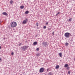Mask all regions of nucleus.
<instances>
[{
  "label": "nucleus",
  "instance_id": "28",
  "mask_svg": "<svg viewBox=\"0 0 75 75\" xmlns=\"http://www.w3.org/2000/svg\"><path fill=\"white\" fill-rule=\"evenodd\" d=\"M49 69H47V71H48V70H49Z\"/></svg>",
  "mask_w": 75,
  "mask_h": 75
},
{
  "label": "nucleus",
  "instance_id": "11",
  "mask_svg": "<svg viewBox=\"0 0 75 75\" xmlns=\"http://www.w3.org/2000/svg\"><path fill=\"white\" fill-rule=\"evenodd\" d=\"M37 42H33V45H37Z\"/></svg>",
  "mask_w": 75,
  "mask_h": 75
},
{
  "label": "nucleus",
  "instance_id": "31",
  "mask_svg": "<svg viewBox=\"0 0 75 75\" xmlns=\"http://www.w3.org/2000/svg\"><path fill=\"white\" fill-rule=\"evenodd\" d=\"M74 61H75V58H74Z\"/></svg>",
  "mask_w": 75,
  "mask_h": 75
},
{
  "label": "nucleus",
  "instance_id": "9",
  "mask_svg": "<svg viewBox=\"0 0 75 75\" xmlns=\"http://www.w3.org/2000/svg\"><path fill=\"white\" fill-rule=\"evenodd\" d=\"M24 6H21L20 7V8H21V9H23V8H24Z\"/></svg>",
  "mask_w": 75,
  "mask_h": 75
},
{
  "label": "nucleus",
  "instance_id": "19",
  "mask_svg": "<svg viewBox=\"0 0 75 75\" xmlns=\"http://www.w3.org/2000/svg\"><path fill=\"white\" fill-rule=\"evenodd\" d=\"M71 20H72L71 18H70L69 19V21H71Z\"/></svg>",
  "mask_w": 75,
  "mask_h": 75
},
{
  "label": "nucleus",
  "instance_id": "34",
  "mask_svg": "<svg viewBox=\"0 0 75 75\" xmlns=\"http://www.w3.org/2000/svg\"><path fill=\"white\" fill-rule=\"evenodd\" d=\"M21 75H22L21 74Z\"/></svg>",
  "mask_w": 75,
  "mask_h": 75
},
{
  "label": "nucleus",
  "instance_id": "24",
  "mask_svg": "<svg viewBox=\"0 0 75 75\" xmlns=\"http://www.w3.org/2000/svg\"><path fill=\"white\" fill-rule=\"evenodd\" d=\"M21 45V43H20L19 44V45H18L19 46H20V45Z\"/></svg>",
  "mask_w": 75,
  "mask_h": 75
},
{
  "label": "nucleus",
  "instance_id": "7",
  "mask_svg": "<svg viewBox=\"0 0 75 75\" xmlns=\"http://www.w3.org/2000/svg\"><path fill=\"white\" fill-rule=\"evenodd\" d=\"M2 14H3V15H4L5 16H7L8 15V14L6 13V12H3L2 13Z\"/></svg>",
  "mask_w": 75,
  "mask_h": 75
},
{
  "label": "nucleus",
  "instance_id": "20",
  "mask_svg": "<svg viewBox=\"0 0 75 75\" xmlns=\"http://www.w3.org/2000/svg\"><path fill=\"white\" fill-rule=\"evenodd\" d=\"M70 73H71V71H69L68 72V74L69 75V74H70Z\"/></svg>",
  "mask_w": 75,
  "mask_h": 75
},
{
  "label": "nucleus",
  "instance_id": "33",
  "mask_svg": "<svg viewBox=\"0 0 75 75\" xmlns=\"http://www.w3.org/2000/svg\"><path fill=\"white\" fill-rule=\"evenodd\" d=\"M58 15V14H56V16H57Z\"/></svg>",
  "mask_w": 75,
  "mask_h": 75
},
{
  "label": "nucleus",
  "instance_id": "5",
  "mask_svg": "<svg viewBox=\"0 0 75 75\" xmlns=\"http://www.w3.org/2000/svg\"><path fill=\"white\" fill-rule=\"evenodd\" d=\"M45 69L44 68H41L40 70V72L42 73L44 72V71Z\"/></svg>",
  "mask_w": 75,
  "mask_h": 75
},
{
  "label": "nucleus",
  "instance_id": "32",
  "mask_svg": "<svg viewBox=\"0 0 75 75\" xmlns=\"http://www.w3.org/2000/svg\"><path fill=\"white\" fill-rule=\"evenodd\" d=\"M0 49H1V47L0 46Z\"/></svg>",
  "mask_w": 75,
  "mask_h": 75
},
{
  "label": "nucleus",
  "instance_id": "14",
  "mask_svg": "<svg viewBox=\"0 0 75 75\" xmlns=\"http://www.w3.org/2000/svg\"><path fill=\"white\" fill-rule=\"evenodd\" d=\"M68 45H69V44L67 42H66L65 44V45H66V46H68Z\"/></svg>",
  "mask_w": 75,
  "mask_h": 75
},
{
  "label": "nucleus",
  "instance_id": "30",
  "mask_svg": "<svg viewBox=\"0 0 75 75\" xmlns=\"http://www.w3.org/2000/svg\"><path fill=\"white\" fill-rule=\"evenodd\" d=\"M59 14V12L57 13V14Z\"/></svg>",
  "mask_w": 75,
  "mask_h": 75
},
{
  "label": "nucleus",
  "instance_id": "27",
  "mask_svg": "<svg viewBox=\"0 0 75 75\" xmlns=\"http://www.w3.org/2000/svg\"><path fill=\"white\" fill-rule=\"evenodd\" d=\"M0 62H1V58L0 57Z\"/></svg>",
  "mask_w": 75,
  "mask_h": 75
},
{
  "label": "nucleus",
  "instance_id": "22",
  "mask_svg": "<svg viewBox=\"0 0 75 75\" xmlns=\"http://www.w3.org/2000/svg\"><path fill=\"white\" fill-rule=\"evenodd\" d=\"M14 55V52H12L11 53V55Z\"/></svg>",
  "mask_w": 75,
  "mask_h": 75
},
{
  "label": "nucleus",
  "instance_id": "13",
  "mask_svg": "<svg viewBox=\"0 0 75 75\" xmlns=\"http://www.w3.org/2000/svg\"><path fill=\"white\" fill-rule=\"evenodd\" d=\"M48 75H52V73L50 72L48 73Z\"/></svg>",
  "mask_w": 75,
  "mask_h": 75
},
{
  "label": "nucleus",
  "instance_id": "6",
  "mask_svg": "<svg viewBox=\"0 0 75 75\" xmlns=\"http://www.w3.org/2000/svg\"><path fill=\"white\" fill-rule=\"evenodd\" d=\"M28 19H26L25 20H24L23 21V24H26L27 23V21Z\"/></svg>",
  "mask_w": 75,
  "mask_h": 75
},
{
  "label": "nucleus",
  "instance_id": "26",
  "mask_svg": "<svg viewBox=\"0 0 75 75\" xmlns=\"http://www.w3.org/2000/svg\"><path fill=\"white\" fill-rule=\"evenodd\" d=\"M52 34H53V35H54V32H53L52 33Z\"/></svg>",
  "mask_w": 75,
  "mask_h": 75
},
{
  "label": "nucleus",
  "instance_id": "15",
  "mask_svg": "<svg viewBox=\"0 0 75 75\" xmlns=\"http://www.w3.org/2000/svg\"><path fill=\"white\" fill-rule=\"evenodd\" d=\"M59 56L60 57H62V53H60L59 54Z\"/></svg>",
  "mask_w": 75,
  "mask_h": 75
},
{
  "label": "nucleus",
  "instance_id": "1",
  "mask_svg": "<svg viewBox=\"0 0 75 75\" xmlns=\"http://www.w3.org/2000/svg\"><path fill=\"white\" fill-rule=\"evenodd\" d=\"M64 36L66 37V38H69V37H71V36H72L71 34L70 33H66L64 34Z\"/></svg>",
  "mask_w": 75,
  "mask_h": 75
},
{
  "label": "nucleus",
  "instance_id": "23",
  "mask_svg": "<svg viewBox=\"0 0 75 75\" xmlns=\"http://www.w3.org/2000/svg\"><path fill=\"white\" fill-rule=\"evenodd\" d=\"M46 25H48V22H47L46 23Z\"/></svg>",
  "mask_w": 75,
  "mask_h": 75
},
{
  "label": "nucleus",
  "instance_id": "21",
  "mask_svg": "<svg viewBox=\"0 0 75 75\" xmlns=\"http://www.w3.org/2000/svg\"><path fill=\"white\" fill-rule=\"evenodd\" d=\"M46 28V26H44V27L43 28H44V29H45Z\"/></svg>",
  "mask_w": 75,
  "mask_h": 75
},
{
  "label": "nucleus",
  "instance_id": "10",
  "mask_svg": "<svg viewBox=\"0 0 75 75\" xmlns=\"http://www.w3.org/2000/svg\"><path fill=\"white\" fill-rule=\"evenodd\" d=\"M29 13V11H27L25 12V14H28Z\"/></svg>",
  "mask_w": 75,
  "mask_h": 75
},
{
  "label": "nucleus",
  "instance_id": "25",
  "mask_svg": "<svg viewBox=\"0 0 75 75\" xmlns=\"http://www.w3.org/2000/svg\"><path fill=\"white\" fill-rule=\"evenodd\" d=\"M36 50L37 51H38V50H39V48H37L36 49Z\"/></svg>",
  "mask_w": 75,
  "mask_h": 75
},
{
  "label": "nucleus",
  "instance_id": "4",
  "mask_svg": "<svg viewBox=\"0 0 75 75\" xmlns=\"http://www.w3.org/2000/svg\"><path fill=\"white\" fill-rule=\"evenodd\" d=\"M42 45L44 47H47V44H48V43L47 42H43L42 43Z\"/></svg>",
  "mask_w": 75,
  "mask_h": 75
},
{
  "label": "nucleus",
  "instance_id": "2",
  "mask_svg": "<svg viewBox=\"0 0 75 75\" xmlns=\"http://www.w3.org/2000/svg\"><path fill=\"white\" fill-rule=\"evenodd\" d=\"M11 27H16L17 26V23L14 22H11Z\"/></svg>",
  "mask_w": 75,
  "mask_h": 75
},
{
  "label": "nucleus",
  "instance_id": "29",
  "mask_svg": "<svg viewBox=\"0 0 75 75\" xmlns=\"http://www.w3.org/2000/svg\"><path fill=\"white\" fill-rule=\"evenodd\" d=\"M48 30H51V28H48Z\"/></svg>",
  "mask_w": 75,
  "mask_h": 75
},
{
  "label": "nucleus",
  "instance_id": "17",
  "mask_svg": "<svg viewBox=\"0 0 75 75\" xmlns=\"http://www.w3.org/2000/svg\"><path fill=\"white\" fill-rule=\"evenodd\" d=\"M36 25L37 27L38 26V22H37L36 24Z\"/></svg>",
  "mask_w": 75,
  "mask_h": 75
},
{
  "label": "nucleus",
  "instance_id": "12",
  "mask_svg": "<svg viewBox=\"0 0 75 75\" xmlns=\"http://www.w3.org/2000/svg\"><path fill=\"white\" fill-rule=\"evenodd\" d=\"M68 67V65L67 64H65L64 65V67H65V68H67V67Z\"/></svg>",
  "mask_w": 75,
  "mask_h": 75
},
{
  "label": "nucleus",
  "instance_id": "18",
  "mask_svg": "<svg viewBox=\"0 0 75 75\" xmlns=\"http://www.w3.org/2000/svg\"><path fill=\"white\" fill-rule=\"evenodd\" d=\"M13 1L11 0V1L10 2V4H12V3H13Z\"/></svg>",
  "mask_w": 75,
  "mask_h": 75
},
{
  "label": "nucleus",
  "instance_id": "8",
  "mask_svg": "<svg viewBox=\"0 0 75 75\" xmlns=\"http://www.w3.org/2000/svg\"><path fill=\"white\" fill-rule=\"evenodd\" d=\"M59 68V65H56V69H58Z\"/></svg>",
  "mask_w": 75,
  "mask_h": 75
},
{
  "label": "nucleus",
  "instance_id": "3",
  "mask_svg": "<svg viewBox=\"0 0 75 75\" xmlns=\"http://www.w3.org/2000/svg\"><path fill=\"white\" fill-rule=\"evenodd\" d=\"M28 47V46H25L23 47H21V48L22 49L23 51H25V50H26V49H27V48Z\"/></svg>",
  "mask_w": 75,
  "mask_h": 75
},
{
  "label": "nucleus",
  "instance_id": "16",
  "mask_svg": "<svg viewBox=\"0 0 75 75\" xmlns=\"http://www.w3.org/2000/svg\"><path fill=\"white\" fill-rule=\"evenodd\" d=\"M41 54H40V53H38L37 54H36V56H37V57H38V56H40V55Z\"/></svg>",
  "mask_w": 75,
  "mask_h": 75
}]
</instances>
